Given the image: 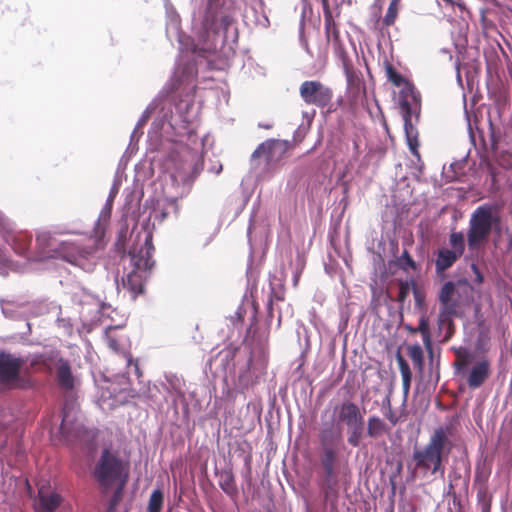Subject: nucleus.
I'll return each instance as SVG.
<instances>
[{"instance_id": "obj_1", "label": "nucleus", "mask_w": 512, "mask_h": 512, "mask_svg": "<svg viewBox=\"0 0 512 512\" xmlns=\"http://www.w3.org/2000/svg\"><path fill=\"white\" fill-rule=\"evenodd\" d=\"M501 208L497 203H485L472 212L467 230V245L470 251L482 249L491 232L500 229Z\"/></svg>"}, {"instance_id": "obj_2", "label": "nucleus", "mask_w": 512, "mask_h": 512, "mask_svg": "<svg viewBox=\"0 0 512 512\" xmlns=\"http://www.w3.org/2000/svg\"><path fill=\"white\" fill-rule=\"evenodd\" d=\"M130 463L118 456L116 450H103L92 469V477L103 493L116 485H126L129 479Z\"/></svg>"}, {"instance_id": "obj_3", "label": "nucleus", "mask_w": 512, "mask_h": 512, "mask_svg": "<svg viewBox=\"0 0 512 512\" xmlns=\"http://www.w3.org/2000/svg\"><path fill=\"white\" fill-rule=\"evenodd\" d=\"M154 250L152 235L148 234L138 251L135 249L129 251L128 255L133 268L122 278V286L132 294L133 298L143 292L147 273L154 265L152 260Z\"/></svg>"}, {"instance_id": "obj_4", "label": "nucleus", "mask_w": 512, "mask_h": 512, "mask_svg": "<svg viewBox=\"0 0 512 512\" xmlns=\"http://www.w3.org/2000/svg\"><path fill=\"white\" fill-rule=\"evenodd\" d=\"M352 424V403L347 400L322 415L320 438L324 446L336 445L341 438L344 425Z\"/></svg>"}, {"instance_id": "obj_5", "label": "nucleus", "mask_w": 512, "mask_h": 512, "mask_svg": "<svg viewBox=\"0 0 512 512\" xmlns=\"http://www.w3.org/2000/svg\"><path fill=\"white\" fill-rule=\"evenodd\" d=\"M25 359L13 354L0 353V384L9 389H26L32 386L29 378L21 377V369Z\"/></svg>"}, {"instance_id": "obj_6", "label": "nucleus", "mask_w": 512, "mask_h": 512, "mask_svg": "<svg viewBox=\"0 0 512 512\" xmlns=\"http://www.w3.org/2000/svg\"><path fill=\"white\" fill-rule=\"evenodd\" d=\"M450 248L441 247L435 255V269L437 274H442L451 268L465 251V237L462 232H451L449 235Z\"/></svg>"}, {"instance_id": "obj_7", "label": "nucleus", "mask_w": 512, "mask_h": 512, "mask_svg": "<svg viewBox=\"0 0 512 512\" xmlns=\"http://www.w3.org/2000/svg\"><path fill=\"white\" fill-rule=\"evenodd\" d=\"M55 252L59 258L85 271L93 269L95 252L93 247L84 246L79 243L63 242Z\"/></svg>"}, {"instance_id": "obj_8", "label": "nucleus", "mask_w": 512, "mask_h": 512, "mask_svg": "<svg viewBox=\"0 0 512 512\" xmlns=\"http://www.w3.org/2000/svg\"><path fill=\"white\" fill-rule=\"evenodd\" d=\"M299 94L307 105L319 108L328 106L333 98L332 90L318 80H307L299 87Z\"/></svg>"}, {"instance_id": "obj_9", "label": "nucleus", "mask_w": 512, "mask_h": 512, "mask_svg": "<svg viewBox=\"0 0 512 512\" xmlns=\"http://www.w3.org/2000/svg\"><path fill=\"white\" fill-rule=\"evenodd\" d=\"M460 429L461 425L457 416L447 419L444 425L435 429L427 448H444L445 446L457 445Z\"/></svg>"}, {"instance_id": "obj_10", "label": "nucleus", "mask_w": 512, "mask_h": 512, "mask_svg": "<svg viewBox=\"0 0 512 512\" xmlns=\"http://www.w3.org/2000/svg\"><path fill=\"white\" fill-rule=\"evenodd\" d=\"M287 150V143L280 140H267L261 143L252 153V158L264 157L267 164L279 161Z\"/></svg>"}, {"instance_id": "obj_11", "label": "nucleus", "mask_w": 512, "mask_h": 512, "mask_svg": "<svg viewBox=\"0 0 512 512\" xmlns=\"http://www.w3.org/2000/svg\"><path fill=\"white\" fill-rule=\"evenodd\" d=\"M442 450H415L414 460L416 466L424 471L431 470L433 474L437 472L444 473L442 467Z\"/></svg>"}, {"instance_id": "obj_12", "label": "nucleus", "mask_w": 512, "mask_h": 512, "mask_svg": "<svg viewBox=\"0 0 512 512\" xmlns=\"http://www.w3.org/2000/svg\"><path fill=\"white\" fill-rule=\"evenodd\" d=\"M56 372V380L61 389L66 391L74 388V376L72 374L71 365L68 360L64 359L58 352L53 363Z\"/></svg>"}, {"instance_id": "obj_13", "label": "nucleus", "mask_w": 512, "mask_h": 512, "mask_svg": "<svg viewBox=\"0 0 512 512\" xmlns=\"http://www.w3.org/2000/svg\"><path fill=\"white\" fill-rule=\"evenodd\" d=\"M62 502L63 497L59 493L50 491L48 488L42 486L38 490L35 509H40L44 512H55Z\"/></svg>"}, {"instance_id": "obj_14", "label": "nucleus", "mask_w": 512, "mask_h": 512, "mask_svg": "<svg viewBox=\"0 0 512 512\" xmlns=\"http://www.w3.org/2000/svg\"><path fill=\"white\" fill-rule=\"evenodd\" d=\"M402 108L404 109V130H405L407 144L409 146L411 153L416 157H420V154L418 151V147H419L418 130L412 124L411 108H410L409 103L407 101L403 102Z\"/></svg>"}, {"instance_id": "obj_15", "label": "nucleus", "mask_w": 512, "mask_h": 512, "mask_svg": "<svg viewBox=\"0 0 512 512\" xmlns=\"http://www.w3.org/2000/svg\"><path fill=\"white\" fill-rule=\"evenodd\" d=\"M490 364L487 360L477 362L467 376L470 389L481 387L490 376Z\"/></svg>"}, {"instance_id": "obj_16", "label": "nucleus", "mask_w": 512, "mask_h": 512, "mask_svg": "<svg viewBox=\"0 0 512 512\" xmlns=\"http://www.w3.org/2000/svg\"><path fill=\"white\" fill-rule=\"evenodd\" d=\"M6 241L17 254L25 256L31 245L32 238L27 233L18 232L8 234Z\"/></svg>"}, {"instance_id": "obj_17", "label": "nucleus", "mask_w": 512, "mask_h": 512, "mask_svg": "<svg viewBox=\"0 0 512 512\" xmlns=\"http://www.w3.org/2000/svg\"><path fill=\"white\" fill-rule=\"evenodd\" d=\"M57 354L58 352L51 351L49 353L34 355L30 360V368L34 372H51L53 370V363L57 357Z\"/></svg>"}, {"instance_id": "obj_18", "label": "nucleus", "mask_w": 512, "mask_h": 512, "mask_svg": "<svg viewBox=\"0 0 512 512\" xmlns=\"http://www.w3.org/2000/svg\"><path fill=\"white\" fill-rule=\"evenodd\" d=\"M218 484L220 488L230 497H236L238 489L235 482V477L231 470H221L217 473Z\"/></svg>"}, {"instance_id": "obj_19", "label": "nucleus", "mask_w": 512, "mask_h": 512, "mask_svg": "<svg viewBox=\"0 0 512 512\" xmlns=\"http://www.w3.org/2000/svg\"><path fill=\"white\" fill-rule=\"evenodd\" d=\"M396 361L398 363L399 370H400V373L402 376L403 394L405 396H407L410 391V386H411V381H412V372L410 370L408 362L405 360V358L399 352L396 354Z\"/></svg>"}, {"instance_id": "obj_20", "label": "nucleus", "mask_w": 512, "mask_h": 512, "mask_svg": "<svg viewBox=\"0 0 512 512\" xmlns=\"http://www.w3.org/2000/svg\"><path fill=\"white\" fill-rule=\"evenodd\" d=\"M208 21L209 19L207 18L205 23V27L207 29H210L215 33H218L222 29L224 33H226L229 26L233 22V18L230 15L223 14L218 19V17L214 15L212 23L209 24Z\"/></svg>"}, {"instance_id": "obj_21", "label": "nucleus", "mask_w": 512, "mask_h": 512, "mask_svg": "<svg viewBox=\"0 0 512 512\" xmlns=\"http://www.w3.org/2000/svg\"><path fill=\"white\" fill-rule=\"evenodd\" d=\"M456 292V286L454 282L447 281L441 287L438 298L445 310L449 309L450 302Z\"/></svg>"}, {"instance_id": "obj_22", "label": "nucleus", "mask_w": 512, "mask_h": 512, "mask_svg": "<svg viewBox=\"0 0 512 512\" xmlns=\"http://www.w3.org/2000/svg\"><path fill=\"white\" fill-rule=\"evenodd\" d=\"M407 354L412 360L414 366L422 372L424 369V353L420 345H409L407 347Z\"/></svg>"}, {"instance_id": "obj_23", "label": "nucleus", "mask_w": 512, "mask_h": 512, "mask_svg": "<svg viewBox=\"0 0 512 512\" xmlns=\"http://www.w3.org/2000/svg\"><path fill=\"white\" fill-rule=\"evenodd\" d=\"M385 71L387 79L396 87H400L402 85H406L409 88H412V85L405 80V78L396 70V68L390 64L386 63Z\"/></svg>"}, {"instance_id": "obj_24", "label": "nucleus", "mask_w": 512, "mask_h": 512, "mask_svg": "<svg viewBox=\"0 0 512 512\" xmlns=\"http://www.w3.org/2000/svg\"><path fill=\"white\" fill-rule=\"evenodd\" d=\"M400 2L401 0H391L387 12L382 19L383 26L390 27L395 24L398 17Z\"/></svg>"}, {"instance_id": "obj_25", "label": "nucleus", "mask_w": 512, "mask_h": 512, "mask_svg": "<svg viewBox=\"0 0 512 512\" xmlns=\"http://www.w3.org/2000/svg\"><path fill=\"white\" fill-rule=\"evenodd\" d=\"M116 331V328L108 329L106 333L108 347L117 353L123 352L125 354L126 352L124 351L123 344L121 343L122 337L118 336Z\"/></svg>"}, {"instance_id": "obj_26", "label": "nucleus", "mask_w": 512, "mask_h": 512, "mask_svg": "<svg viewBox=\"0 0 512 512\" xmlns=\"http://www.w3.org/2000/svg\"><path fill=\"white\" fill-rule=\"evenodd\" d=\"M335 51H336V54L338 55V57L340 58V60L342 61L343 68H344L346 78H347V84H348V86H350V85H352V70H351L350 64H349L348 53L344 50V48L339 43L337 44Z\"/></svg>"}, {"instance_id": "obj_27", "label": "nucleus", "mask_w": 512, "mask_h": 512, "mask_svg": "<svg viewBox=\"0 0 512 512\" xmlns=\"http://www.w3.org/2000/svg\"><path fill=\"white\" fill-rule=\"evenodd\" d=\"M386 432V425L385 423L377 418L372 417L368 421V434L371 437H379L383 435Z\"/></svg>"}, {"instance_id": "obj_28", "label": "nucleus", "mask_w": 512, "mask_h": 512, "mask_svg": "<svg viewBox=\"0 0 512 512\" xmlns=\"http://www.w3.org/2000/svg\"><path fill=\"white\" fill-rule=\"evenodd\" d=\"M163 506V492L160 489H156L152 492L149 503L148 512H161Z\"/></svg>"}, {"instance_id": "obj_29", "label": "nucleus", "mask_w": 512, "mask_h": 512, "mask_svg": "<svg viewBox=\"0 0 512 512\" xmlns=\"http://www.w3.org/2000/svg\"><path fill=\"white\" fill-rule=\"evenodd\" d=\"M411 331L421 333L426 347H431L429 322L425 316L420 318L418 327L416 329H411Z\"/></svg>"}, {"instance_id": "obj_30", "label": "nucleus", "mask_w": 512, "mask_h": 512, "mask_svg": "<svg viewBox=\"0 0 512 512\" xmlns=\"http://www.w3.org/2000/svg\"><path fill=\"white\" fill-rule=\"evenodd\" d=\"M336 252L338 255L343 259L344 263L347 267H350V261L352 258L351 251H350V242H349V236L346 235L344 239V245L342 246L339 244L336 248Z\"/></svg>"}, {"instance_id": "obj_31", "label": "nucleus", "mask_w": 512, "mask_h": 512, "mask_svg": "<svg viewBox=\"0 0 512 512\" xmlns=\"http://www.w3.org/2000/svg\"><path fill=\"white\" fill-rule=\"evenodd\" d=\"M471 355L468 352H458L456 360L454 362V367L458 374H462L464 369L470 364Z\"/></svg>"}, {"instance_id": "obj_32", "label": "nucleus", "mask_w": 512, "mask_h": 512, "mask_svg": "<svg viewBox=\"0 0 512 512\" xmlns=\"http://www.w3.org/2000/svg\"><path fill=\"white\" fill-rule=\"evenodd\" d=\"M125 486L126 485H116L113 487V488H115V490L109 500L107 512H115L116 507L122 498V494H123V490H124Z\"/></svg>"}, {"instance_id": "obj_33", "label": "nucleus", "mask_w": 512, "mask_h": 512, "mask_svg": "<svg viewBox=\"0 0 512 512\" xmlns=\"http://www.w3.org/2000/svg\"><path fill=\"white\" fill-rule=\"evenodd\" d=\"M400 266L402 269L406 270L407 268H410L412 270L417 269L416 262L413 260V258L410 256L407 250H404L402 255L399 258Z\"/></svg>"}, {"instance_id": "obj_34", "label": "nucleus", "mask_w": 512, "mask_h": 512, "mask_svg": "<svg viewBox=\"0 0 512 512\" xmlns=\"http://www.w3.org/2000/svg\"><path fill=\"white\" fill-rule=\"evenodd\" d=\"M334 450H326L323 467L328 477L333 474Z\"/></svg>"}, {"instance_id": "obj_35", "label": "nucleus", "mask_w": 512, "mask_h": 512, "mask_svg": "<svg viewBox=\"0 0 512 512\" xmlns=\"http://www.w3.org/2000/svg\"><path fill=\"white\" fill-rule=\"evenodd\" d=\"M411 287H412V282L411 283H409L407 281L400 282V284H399V292H398V297H397L399 302H404L406 300V298L409 295Z\"/></svg>"}, {"instance_id": "obj_36", "label": "nucleus", "mask_w": 512, "mask_h": 512, "mask_svg": "<svg viewBox=\"0 0 512 512\" xmlns=\"http://www.w3.org/2000/svg\"><path fill=\"white\" fill-rule=\"evenodd\" d=\"M478 500L481 503L482 512H489L490 510V500L487 499V492L485 489H480L478 491Z\"/></svg>"}, {"instance_id": "obj_37", "label": "nucleus", "mask_w": 512, "mask_h": 512, "mask_svg": "<svg viewBox=\"0 0 512 512\" xmlns=\"http://www.w3.org/2000/svg\"><path fill=\"white\" fill-rule=\"evenodd\" d=\"M125 358L127 360V365L128 367H131L133 366L134 368V373L136 374V376L138 378H140L142 376V372L140 370V367H139V364H138V361L137 360H134L132 358V355L130 353H125Z\"/></svg>"}, {"instance_id": "obj_38", "label": "nucleus", "mask_w": 512, "mask_h": 512, "mask_svg": "<svg viewBox=\"0 0 512 512\" xmlns=\"http://www.w3.org/2000/svg\"><path fill=\"white\" fill-rule=\"evenodd\" d=\"M340 185L342 187V190H343V193L346 194V197L347 198V194L349 192V179H348V175H347V171H344L341 175H340Z\"/></svg>"}, {"instance_id": "obj_39", "label": "nucleus", "mask_w": 512, "mask_h": 512, "mask_svg": "<svg viewBox=\"0 0 512 512\" xmlns=\"http://www.w3.org/2000/svg\"><path fill=\"white\" fill-rule=\"evenodd\" d=\"M471 270L473 271V273L475 275V279H474L475 283L478 285L482 284L484 281V277H483V274L480 271L479 267L476 264H472Z\"/></svg>"}, {"instance_id": "obj_40", "label": "nucleus", "mask_w": 512, "mask_h": 512, "mask_svg": "<svg viewBox=\"0 0 512 512\" xmlns=\"http://www.w3.org/2000/svg\"><path fill=\"white\" fill-rule=\"evenodd\" d=\"M412 288H413V293L415 296L416 303L420 305L423 301L422 294L414 282H412Z\"/></svg>"}, {"instance_id": "obj_41", "label": "nucleus", "mask_w": 512, "mask_h": 512, "mask_svg": "<svg viewBox=\"0 0 512 512\" xmlns=\"http://www.w3.org/2000/svg\"><path fill=\"white\" fill-rule=\"evenodd\" d=\"M49 236L47 234H42L37 237V243L38 244H44L46 241H48Z\"/></svg>"}, {"instance_id": "obj_42", "label": "nucleus", "mask_w": 512, "mask_h": 512, "mask_svg": "<svg viewBox=\"0 0 512 512\" xmlns=\"http://www.w3.org/2000/svg\"><path fill=\"white\" fill-rule=\"evenodd\" d=\"M342 319H343L344 326L346 327L348 324V321H349V313L342 312Z\"/></svg>"}, {"instance_id": "obj_43", "label": "nucleus", "mask_w": 512, "mask_h": 512, "mask_svg": "<svg viewBox=\"0 0 512 512\" xmlns=\"http://www.w3.org/2000/svg\"><path fill=\"white\" fill-rule=\"evenodd\" d=\"M168 211H166L165 209H162V211L160 212V221H163L165 220L167 217H168Z\"/></svg>"}, {"instance_id": "obj_44", "label": "nucleus", "mask_w": 512, "mask_h": 512, "mask_svg": "<svg viewBox=\"0 0 512 512\" xmlns=\"http://www.w3.org/2000/svg\"><path fill=\"white\" fill-rule=\"evenodd\" d=\"M216 0H209V11L213 10Z\"/></svg>"}, {"instance_id": "obj_45", "label": "nucleus", "mask_w": 512, "mask_h": 512, "mask_svg": "<svg viewBox=\"0 0 512 512\" xmlns=\"http://www.w3.org/2000/svg\"><path fill=\"white\" fill-rule=\"evenodd\" d=\"M490 174H491V177H492V182H496V174L494 173L493 169H491L490 171Z\"/></svg>"}, {"instance_id": "obj_46", "label": "nucleus", "mask_w": 512, "mask_h": 512, "mask_svg": "<svg viewBox=\"0 0 512 512\" xmlns=\"http://www.w3.org/2000/svg\"><path fill=\"white\" fill-rule=\"evenodd\" d=\"M389 420L391 421L392 424H396L397 422V419L393 415L389 416Z\"/></svg>"}, {"instance_id": "obj_47", "label": "nucleus", "mask_w": 512, "mask_h": 512, "mask_svg": "<svg viewBox=\"0 0 512 512\" xmlns=\"http://www.w3.org/2000/svg\"><path fill=\"white\" fill-rule=\"evenodd\" d=\"M353 445L354 446H357L358 443L356 442V429L354 428V442H353Z\"/></svg>"}, {"instance_id": "obj_48", "label": "nucleus", "mask_w": 512, "mask_h": 512, "mask_svg": "<svg viewBox=\"0 0 512 512\" xmlns=\"http://www.w3.org/2000/svg\"><path fill=\"white\" fill-rule=\"evenodd\" d=\"M169 205H171V206H175V202H174V201H171V202H169Z\"/></svg>"}, {"instance_id": "obj_49", "label": "nucleus", "mask_w": 512, "mask_h": 512, "mask_svg": "<svg viewBox=\"0 0 512 512\" xmlns=\"http://www.w3.org/2000/svg\"><path fill=\"white\" fill-rule=\"evenodd\" d=\"M348 441L352 442V434L348 437Z\"/></svg>"}, {"instance_id": "obj_50", "label": "nucleus", "mask_w": 512, "mask_h": 512, "mask_svg": "<svg viewBox=\"0 0 512 512\" xmlns=\"http://www.w3.org/2000/svg\"><path fill=\"white\" fill-rule=\"evenodd\" d=\"M35 511H36V512H44V511H42V510H40V509H35Z\"/></svg>"}, {"instance_id": "obj_51", "label": "nucleus", "mask_w": 512, "mask_h": 512, "mask_svg": "<svg viewBox=\"0 0 512 512\" xmlns=\"http://www.w3.org/2000/svg\"><path fill=\"white\" fill-rule=\"evenodd\" d=\"M353 416H354V419H355V418H356V412H355V411H354V413H353Z\"/></svg>"}]
</instances>
